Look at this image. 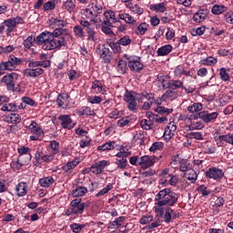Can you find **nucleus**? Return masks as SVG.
Instances as JSON below:
<instances>
[{
	"label": "nucleus",
	"mask_w": 233,
	"mask_h": 233,
	"mask_svg": "<svg viewBox=\"0 0 233 233\" xmlns=\"http://www.w3.org/2000/svg\"><path fill=\"white\" fill-rule=\"evenodd\" d=\"M17 79H19V75H17V73H11L5 75L2 78L1 83L9 92L19 93L21 92V86L19 85L15 86V81Z\"/></svg>",
	"instance_id": "nucleus-1"
},
{
	"label": "nucleus",
	"mask_w": 233,
	"mask_h": 233,
	"mask_svg": "<svg viewBox=\"0 0 233 233\" xmlns=\"http://www.w3.org/2000/svg\"><path fill=\"white\" fill-rule=\"evenodd\" d=\"M21 23H23V17L21 16L9 18L4 21L2 25L6 28L5 32L7 37H10V35H12V32H14V29L17 27V25H21Z\"/></svg>",
	"instance_id": "nucleus-2"
},
{
	"label": "nucleus",
	"mask_w": 233,
	"mask_h": 233,
	"mask_svg": "<svg viewBox=\"0 0 233 233\" xmlns=\"http://www.w3.org/2000/svg\"><path fill=\"white\" fill-rule=\"evenodd\" d=\"M60 46H66V37L54 38L53 36L47 46H42V48L43 50H56Z\"/></svg>",
	"instance_id": "nucleus-3"
},
{
	"label": "nucleus",
	"mask_w": 233,
	"mask_h": 233,
	"mask_svg": "<svg viewBox=\"0 0 233 233\" xmlns=\"http://www.w3.org/2000/svg\"><path fill=\"white\" fill-rule=\"evenodd\" d=\"M70 206L73 208L74 214L79 216V214H83V212H85V208L88 207V204L81 203V198H76L71 201Z\"/></svg>",
	"instance_id": "nucleus-4"
},
{
	"label": "nucleus",
	"mask_w": 233,
	"mask_h": 233,
	"mask_svg": "<svg viewBox=\"0 0 233 233\" xmlns=\"http://www.w3.org/2000/svg\"><path fill=\"white\" fill-rule=\"evenodd\" d=\"M52 33L48 31H45L42 34H40L34 40L35 43L37 45H43V46H46L50 41L52 40Z\"/></svg>",
	"instance_id": "nucleus-5"
},
{
	"label": "nucleus",
	"mask_w": 233,
	"mask_h": 233,
	"mask_svg": "<svg viewBox=\"0 0 233 233\" xmlns=\"http://www.w3.org/2000/svg\"><path fill=\"white\" fill-rule=\"evenodd\" d=\"M178 196L176 193H173L170 197L165 198L157 203V207H174L177 203Z\"/></svg>",
	"instance_id": "nucleus-6"
},
{
	"label": "nucleus",
	"mask_w": 233,
	"mask_h": 233,
	"mask_svg": "<svg viewBox=\"0 0 233 233\" xmlns=\"http://www.w3.org/2000/svg\"><path fill=\"white\" fill-rule=\"evenodd\" d=\"M124 101H126V103H128L127 106L129 110H136L137 103H136V96H134L132 91H126V94L124 95Z\"/></svg>",
	"instance_id": "nucleus-7"
},
{
	"label": "nucleus",
	"mask_w": 233,
	"mask_h": 233,
	"mask_svg": "<svg viewBox=\"0 0 233 233\" xmlns=\"http://www.w3.org/2000/svg\"><path fill=\"white\" fill-rule=\"evenodd\" d=\"M223 176H225V174L223 173V170L218 169L216 167L209 168L206 172V177H208L209 179H215V180L221 179Z\"/></svg>",
	"instance_id": "nucleus-8"
},
{
	"label": "nucleus",
	"mask_w": 233,
	"mask_h": 233,
	"mask_svg": "<svg viewBox=\"0 0 233 233\" xmlns=\"http://www.w3.org/2000/svg\"><path fill=\"white\" fill-rule=\"evenodd\" d=\"M199 119H202L204 123H210V121H214V119H218V112L208 113V111L199 112Z\"/></svg>",
	"instance_id": "nucleus-9"
},
{
	"label": "nucleus",
	"mask_w": 233,
	"mask_h": 233,
	"mask_svg": "<svg viewBox=\"0 0 233 233\" xmlns=\"http://www.w3.org/2000/svg\"><path fill=\"white\" fill-rule=\"evenodd\" d=\"M70 98V95L66 93L59 94L56 99V103L60 108H66L68 106V104L70 101L68 100Z\"/></svg>",
	"instance_id": "nucleus-10"
},
{
	"label": "nucleus",
	"mask_w": 233,
	"mask_h": 233,
	"mask_svg": "<svg viewBox=\"0 0 233 233\" xmlns=\"http://www.w3.org/2000/svg\"><path fill=\"white\" fill-rule=\"evenodd\" d=\"M43 74H45V69L40 67L24 70V75L26 76V77H39V76H43Z\"/></svg>",
	"instance_id": "nucleus-11"
},
{
	"label": "nucleus",
	"mask_w": 233,
	"mask_h": 233,
	"mask_svg": "<svg viewBox=\"0 0 233 233\" xmlns=\"http://www.w3.org/2000/svg\"><path fill=\"white\" fill-rule=\"evenodd\" d=\"M156 157L144 156L140 157L138 165H141L143 168H148V167H152L156 163Z\"/></svg>",
	"instance_id": "nucleus-12"
},
{
	"label": "nucleus",
	"mask_w": 233,
	"mask_h": 233,
	"mask_svg": "<svg viewBox=\"0 0 233 233\" xmlns=\"http://www.w3.org/2000/svg\"><path fill=\"white\" fill-rule=\"evenodd\" d=\"M128 66L131 72H141L144 66L141 64V62L134 58H128Z\"/></svg>",
	"instance_id": "nucleus-13"
},
{
	"label": "nucleus",
	"mask_w": 233,
	"mask_h": 233,
	"mask_svg": "<svg viewBox=\"0 0 233 233\" xmlns=\"http://www.w3.org/2000/svg\"><path fill=\"white\" fill-rule=\"evenodd\" d=\"M173 194L174 192L170 190V188L162 189L156 195L155 201H157V203H159V201H163L165 198H170Z\"/></svg>",
	"instance_id": "nucleus-14"
},
{
	"label": "nucleus",
	"mask_w": 233,
	"mask_h": 233,
	"mask_svg": "<svg viewBox=\"0 0 233 233\" xmlns=\"http://www.w3.org/2000/svg\"><path fill=\"white\" fill-rule=\"evenodd\" d=\"M58 119L62 121L61 125L63 128H67L68 130H70V128H74V126L72 125V118H70V116H60Z\"/></svg>",
	"instance_id": "nucleus-15"
},
{
	"label": "nucleus",
	"mask_w": 233,
	"mask_h": 233,
	"mask_svg": "<svg viewBox=\"0 0 233 233\" xmlns=\"http://www.w3.org/2000/svg\"><path fill=\"white\" fill-rule=\"evenodd\" d=\"M29 68H37V66H43L44 68H48L50 66V60L44 61H32L28 60Z\"/></svg>",
	"instance_id": "nucleus-16"
},
{
	"label": "nucleus",
	"mask_w": 233,
	"mask_h": 233,
	"mask_svg": "<svg viewBox=\"0 0 233 233\" xmlns=\"http://www.w3.org/2000/svg\"><path fill=\"white\" fill-rule=\"evenodd\" d=\"M205 19H207V10L204 9L199 10L193 15V21L195 23H203Z\"/></svg>",
	"instance_id": "nucleus-17"
},
{
	"label": "nucleus",
	"mask_w": 233,
	"mask_h": 233,
	"mask_svg": "<svg viewBox=\"0 0 233 233\" xmlns=\"http://www.w3.org/2000/svg\"><path fill=\"white\" fill-rule=\"evenodd\" d=\"M184 177H186V179H187L191 183H196L198 179V173H196L194 169L189 168L187 172L184 174Z\"/></svg>",
	"instance_id": "nucleus-18"
},
{
	"label": "nucleus",
	"mask_w": 233,
	"mask_h": 233,
	"mask_svg": "<svg viewBox=\"0 0 233 233\" xmlns=\"http://www.w3.org/2000/svg\"><path fill=\"white\" fill-rule=\"evenodd\" d=\"M86 192H88V189H86V187H78L72 191V196H73V198H81V197L85 196V194H86Z\"/></svg>",
	"instance_id": "nucleus-19"
},
{
	"label": "nucleus",
	"mask_w": 233,
	"mask_h": 233,
	"mask_svg": "<svg viewBox=\"0 0 233 233\" xmlns=\"http://www.w3.org/2000/svg\"><path fill=\"white\" fill-rule=\"evenodd\" d=\"M167 88L171 90H177V88H183V82L179 80H171L167 83Z\"/></svg>",
	"instance_id": "nucleus-20"
},
{
	"label": "nucleus",
	"mask_w": 233,
	"mask_h": 233,
	"mask_svg": "<svg viewBox=\"0 0 233 233\" xmlns=\"http://www.w3.org/2000/svg\"><path fill=\"white\" fill-rule=\"evenodd\" d=\"M54 182L55 181L52 177H46L39 180L40 187H44L45 188H47V187L54 185Z\"/></svg>",
	"instance_id": "nucleus-21"
},
{
	"label": "nucleus",
	"mask_w": 233,
	"mask_h": 233,
	"mask_svg": "<svg viewBox=\"0 0 233 233\" xmlns=\"http://www.w3.org/2000/svg\"><path fill=\"white\" fill-rule=\"evenodd\" d=\"M15 190L17 192V196L22 198L23 196H25L26 194V183H25V182L19 183L16 186Z\"/></svg>",
	"instance_id": "nucleus-22"
},
{
	"label": "nucleus",
	"mask_w": 233,
	"mask_h": 233,
	"mask_svg": "<svg viewBox=\"0 0 233 233\" xmlns=\"http://www.w3.org/2000/svg\"><path fill=\"white\" fill-rule=\"evenodd\" d=\"M7 123L17 124L21 123V116L19 114L11 113L10 116H6Z\"/></svg>",
	"instance_id": "nucleus-23"
},
{
	"label": "nucleus",
	"mask_w": 233,
	"mask_h": 233,
	"mask_svg": "<svg viewBox=\"0 0 233 233\" xmlns=\"http://www.w3.org/2000/svg\"><path fill=\"white\" fill-rule=\"evenodd\" d=\"M203 110V105L201 103H194L187 107V112L194 114L195 112H201Z\"/></svg>",
	"instance_id": "nucleus-24"
},
{
	"label": "nucleus",
	"mask_w": 233,
	"mask_h": 233,
	"mask_svg": "<svg viewBox=\"0 0 233 233\" xmlns=\"http://www.w3.org/2000/svg\"><path fill=\"white\" fill-rule=\"evenodd\" d=\"M172 52V46L167 45L157 49L158 56H168Z\"/></svg>",
	"instance_id": "nucleus-25"
},
{
	"label": "nucleus",
	"mask_w": 233,
	"mask_h": 233,
	"mask_svg": "<svg viewBox=\"0 0 233 233\" xmlns=\"http://www.w3.org/2000/svg\"><path fill=\"white\" fill-rule=\"evenodd\" d=\"M223 12H227V7L225 5H213L211 9V13L214 14V15H219L220 14H223Z\"/></svg>",
	"instance_id": "nucleus-26"
},
{
	"label": "nucleus",
	"mask_w": 233,
	"mask_h": 233,
	"mask_svg": "<svg viewBox=\"0 0 233 233\" xmlns=\"http://www.w3.org/2000/svg\"><path fill=\"white\" fill-rule=\"evenodd\" d=\"M155 111L157 114H160V116H163V114H166V116H169V114H172L174 112L173 108H167L165 106H158Z\"/></svg>",
	"instance_id": "nucleus-27"
},
{
	"label": "nucleus",
	"mask_w": 233,
	"mask_h": 233,
	"mask_svg": "<svg viewBox=\"0 0 233 233\" xmlns=\"http://www.w3.org/2000/svg\"><path fill=\"white\" fill-rule=\"evenodd\" d=\"M187 139H197L198 141H203V134L201 132H190L186 135Z\"/></svg>",
	"instance_id": "nucleus-28"
},
{
	"label": "nucleus",
	"mask_w": 233,
	"mask_h": 233,
	"mask_svg": "<svg viewBox=\"0 0 233 233\" xmlns=\"http://www.w3.org/2000/svg\"><path fill=\"white\" fill-rule=\"evenodd\" d=\"M149 8L154 12H161V13L167 12V7L165 6V3L151 5Z\"/></svg>",
	"instance_id": "nucleus-29"
},
{
	"label": "nucleus",
	"mask_w": 233,
	"mask_h": 233,
	"mask_svg": "<svg viewBox=\"0 0 233 233\" xmlns=\"http://www.w3.org/2000/svg\"><path fill=\"white\" fill-rule=\"evenodd\" d=\"M202 128H205V125L201 121H191L189 125V130H201Z\"/></svg>",
	"instance_id": "nucleus-30"
},
{
	"label": "nucleus",
	"mask_w": 233,
	"mask_h": 233,
	"mask_svg": "<svg viewBox=\"0 0 233 233\" xmlns=\"http://www.w3.org/2000/svg\"><path fill=\"white\" fill-rule=\"evenodd\" d=\"M172 212H174V210L170 207H167L165 208V214H164L165 223H170V221H172Z\"/></svg>",
	"instance_id": "nucleus-31"
},
{
	"label": "nucleus",
	"mask_w": 233,
	"mask_h": 233,
	"mask_svg": "<svg viewBox=\"0 0 233 233\" xmlns=\"http://www.w3.org/2000/svg\"><path fill=\"white\" fill-rule=\"evenodd\" d=\"M108 46L115 52V54H118L121 52V44L119 41L117 42H107Z\"/></svg>",
	"instance_id": "nucleus-32"
},
{
	"label": "nucleus",
	"mask_w": 233,
	"mask_h": 233,
	"mask_svg": "<svg viewBox=\"0 0 233 233\" xmlns=\"http://www.w3.org/2000/svg\"><path fill=\"white\" fill-rule=\"evenodd\" d=\"M118 17H119V19H122L128 25H132V24L136 23V20H134L132 15H130L128 14H120V15H118Z\"/></svg>",
	"instance_id": "nucleus-33"
},
{
	"label": "nucleus",
	"mask_w": 233,
	"mask_h": 233,
	"mask_svg": "<svg viewBox=\"0 0 233 233\" xmlns=\"http://www.w3.org/2000/svg\"><path fill=\"white\" fill-rule=\"evenodd\" d=\"M0 68L2 70H14L15 68V66L10 61V58H8L7 62H4L0 65Z\"/></svg>",
	"instance_id": "nucleus-34"
},
{
	"label": "nucleus",
	"mask_w": 233,
	"mask_h": 233,
	"mask_svg": "<svg viewBox=\"0 0 233 233\" xmlns=\"http://www.w3.org/2000/svg\"><path fill=\"white\" fill-rule=\"evenodd\" d=\"M29 130H31L33 134H41V127H39V124H37L35 121L31 122Z\"/></svg>",
	"instance_id": "nucleus-35"
},
{
	"label": "nucleus",
	"mask_w": 233,
	"mask_h": 233,
	"mask_svg": "<svg viewBox=\"0 0 233 233\" xmlns=\"http://www.w3.org/2000/svg\"><path fill=\"white\" fill-rule=\"evenodd\" d=\"M219 141H225L229 145H233V134L222 135L218 137Z\"/></svg>",
	"instance_id": "nucleus-36"
},
{
	"label": "nucleus",
	"mask_w": 233,
	"mask_h": 233,
	"mask_svg": "<svg viewBox=\"0 0 233 233\" xmlns=\"http://www.w3.org/2000/svg\"><path fill=\"white\" fill-rule=\"evenodd\" d=\"M65 32H66V29H63V28H56L55 29L52 33H51V36L53 38H61L60 35H64Z\"/></svg>",
	"instance_id": "nucleus-37"
},
{
	"label": "nucleus",
	"mask_w": 233,
	"mask_h": 233,
	"mask_svg": "<svg viewBox=\"0 0 233 233\" xmlns=\"http://www.w3.org/2000/svg\"><path fill=\"white\" fill-rule=\"evenodd\" d=\"M79 165V161L73 160L71 162H68L66 166H64L62 168L65 170V172H68V170H72V168H76Z\"/></svg>",
	"instance_id": "nucleus-38"
},
{
	"label": "nucleus",
	"mask_w": 233,
	"mask_h": 233,
	"mask_svg": "<svg viewBox=\"0 0 233 233\" xmlns=\"http://www.w3.org/2000/svg\"><path fill=\"white\" fill-rule=\"evenodd\" d=\"M108 54H110V49L104 47L100 56L102 59H104L105 63H110V56Z\"/></svg>",
	"instance_id": "nucleus-39"
},
{
	"label": "nucleus",
	"mask_w": 233,
	"mask_h": 233,
	"mask_svg": "<svg viewBox=\"0 0 233 233\" xmlns=\"http://www.w3.org/2000/svg\"><path fill=\"white\" fill-rule=\"evenodd\" d=\"M80 116H96V113L92 108L88 106L83 107L82 111H80Z\"/></svg>",
	"instance_id": "nucleus-40"
},
{
	"label": "nucleus",
	"mask_w": 233,
	"mask_h": 233,
	"mask_svg": "<svg viewBox=\"0 0 233 233\" xmlns=\"http://www.w3.org/2000/svg\"><path fill=\"white\" fill-rule=\"evenodd\" d=\"M112 188H113L112 184H108V185L106 186V187H104L102 190H100V191L96 195V198H99V197H101V196H105V194H108V192H110V190H112Z\"/></svg>",
	"instance_id": "nucleus-41"
},
{
	"label": "nucleus",
	"mask_w": 233,
	"mask_h": 233,
	"mask_svg": "<svg viewBox=\"0 0 233 233\" xmlns=\"http://www.w3.org/2000/svg\"><path fill=\"white\" fill-rule=\"evenodd\" d=\"M127 163H128L127 158H120V159H116V165H117V167L121 170H125V168H127Z\"/></svg>",
	"instance_id": "nucleus-42"
},
{
	"label": "nucleus",
	"mask_w": 233,
	"mask_h": 233,
	"mask_svg": "<svg viewBox=\"0 0 233 233\" xmlns=\"http://www.w3.org/2000/svg\"><path fill=\"white\" fill-rule=\"evenodd\" d=\"M49 21L50 25H56L57 26H66V23L65 22V20L51 18Z\"/></svg>",
	"instance_id": "nucleus-43"
},
{
	"label": "nucleus",
	"mask_w": 233,
	"mask_h": 233,
	"mask_svg": "<svg viewBox=\"0 0 233 233\" xmlns=\"http://www.w3.org/2000/svg\"><path fill=\"white\" fill-rule=\"evenodd\" d=\"M34 36H28L25 41H24V46L25 48L30 49L34 46Z\"/></svg>",
	"instance_id": "nucleus-44"
},
{
	"label": "nucleus",
	"mask_w": 233,
	"mask_h": 233,
	"mask_svg": "<svg viewBox=\"0 0 233 233\" xmlns=\"http://www.w3.org/2000/svg\"><path fill=\"white\" fill-rule=\"evenodd\" d=\"M123 221H125V217H119L115 219V221H113L110 226L109 228H114V227H121V223H123Z\"/></svg>",
	"instance_id": "nucleus-45"
},
{
	"label": "nucleus",
	"mask_w": 233,
	"mask_h": 233,
	"mask_svg": "<svg viewBox=\"0 0 233 233\" xmlns=\"http://www.w3.org/2000/svg\"><path fill=\"white\" fill-rule=\"evenodd\" d=\"M140 125L144 130H150V128H152L153 123L147 119H142Z\"/></svg>",
	"instance_id": "nucleus-46"
},
{
	"label": "nucleus",
	"mask_w": 233,
	"mask_h": 233,
	"mask_svg": "<svg viewBox=\"0 0 233 233\" xmlns=\"http://www.w3.org/2000/svg\"><path fill=\"white\" fill-rule=\"evenodd\" d=\"M219 76L222 81H228V79H230V75L227 73V69H225V67L220 68Z\"/></svg>",
	"instance_id": "nucleus-47"
},
{
	"label": "nucleus",
	"mask_w": 233,
	"mask_h": 233,
	"mask_svg": "<svg viewBox=\"0 0 233 233\" xmlns=\"http://www.w3.org/2000/svg\"><path fill=\"white\" fill-rule=\"evenodd\" d=\"M137 30L140 35H145L147 30H148V25H147V23H142L137 26Z\"/></svg>",
	"instance_id": "nucleus-48"
},
{
	"label": "nucleus",
	"mask_w": 233,
	"mask_h": 233,
	"mask_svg": "<svg viewBox=\"0 0 233 233\" xmlns=\"http://www.w3.org/2000/svg\"><path fill=\"white\" fill-rule=\"evenodd\" d=\"M163 148V142H155L149 148L150 152H156V150H161Z\"/></svg>",
	"instance_id": "nucleus-49"
},
{
	"label": "nucleus",
	"mask_w": 233,
	"mask_h": 233,
	"mask_svg": "<svg viewBox=\"0 0 233 233\" xmlns=\"http://www.w3.org/2000/svg\"><path fill=\"white\" fill-rule=\"evenodd\" d=\"M50 145H51V148H52V154L54 156H56V154H58L59 153V144L57 143V141L53 140V141H51Z\"/></svg>",
	"instance_id": "nucleus-50"
},
{
	"label": "nucleus",
	"mask_w": 233,
	"mask_h": 233,
	"mask_svg": "<svg viewBox=\"0 0 233 233\" xmlns=\"http://www.w3.org/2000/svg\"><path fill=\"white\" fill-rule=\"evenodd\" d=\"M70 228L73 230V232L79 233L83 228H85V225L74 223L70 225Z\"/></svg>",
	"instance_id": "nucleus-51"
},
{
	"label": "nucleus",
	"mask_w": 233,
	"mask_h": 233,
	"mask_svg": "<svg viewBox=\"0 0 233 233\" xmlns=\"http://www.w3.org/2000/svg\"><path fill=\"white\" fill-rule=\"evenodd\" d=\"M119 44L122 45V46H128L130 43H132V39H130L129 36H124L118 40Z\"/></svg>",
	"instance_id": "nucleus-52"
},
{
	"label": "nucleus",
	"mask_w": 233,
	"mask_h": 233,
	"mask_svg": "<svg viewBox=\"0 0 233 233\" xmlns=\"http://www.w3.org/2000/svg\"><path fill=\"white\" fill-rule=\"evenodd\" d=\"M146 117L149 119V123H154V121H157L158 115H156L150 111L146 113Z\"/></svg>",
	"instance_id": "nucleus-53"
},
{
	"label": "nucleus",
	"mask_w": 233,
	"mask_h": 233,
	"mask_svg": "<svg viewBox=\"0 0 233 233\" xmlns=\"http://www.w3.org/2000/svg\"><path fill=\"white\" fill-rule=\"evenodd\" d=\"M130 5H131L130 8H131L132 12H134L135 14H137V15H143V8H141L137 5H135L132 4H130Z\"/></svg>",
	"instance_id": "nucleus-54"
},
{
	"label": "nucleus",
	"mask_w": 233,
	"mask_h": 233,
	"mask_svg": "<svg viewBox=\"0 0 233 233\" xmlns=\"http://www.w3.org/2000/svg\"><path fill=\"white\" fill-rule=\"evenodd\" d=\"M216 63H218V60H216V58L214 57H208L205 60L200 61L201 65H216Z\"/></svg>",
	"instance_id": "nucleus-55"
},
{
	"label": "nucleus",
	"mask_w": 233,
	"mask_h": 233,
	"mask_svg": "<svg viewBox=\"0 0 233 233\" xmlns=\"http://www.w3.org/2000/svg\"><path fill=\"white\" fill-rule=\"evenodd\" d=\"M56 8V3L49 1L44 4L43 9L46 12L48 10H54Z\"/></svg>",
	"instance_id": "nucleus-56"
},
{
	"label": "nucleus",
	"mask_w": 233,
	"mask_h": 233,
	"mask_svg": "<svg viewBox=\"0 0 233 233\" xmlns=\"http://www.w3.org/2000/svg\"><path fill=\"white\" fill-rule=\"evenodd\" d=\"M93 12H95V19L96 17H97V15H99V14H103V6L101 5H94L91 7Z\"/></svg>",
	"instance_id": "nucleus-57"
},
{
	"label": "nucleus",
	"mask_w": 233,
	"mask_h": 233,
	"mask_svg": "<svg viewBox=\"0 0 233 233\" xmlns=\"http://www.w3.org/2000/svg\"><path fill=\"white\" fill-rule=\"evenodd\" d=\"M154 219L152 216H145L140 218L139 223L140 225H147V223H150Z\"/></svg>",
	"instance_id": "nucleus-58"
},
{
	"label": "nucleus",
	"mask_w": 233,
	"mask_h": 233,
	"mask_svg": "<svg viewBox=\"0 0 233 233\" xmlns=\"http://www.w3.org/2000/svg\"><path fill=\"white\" fill-rule=\"evenodd\" d=\"M155 212L157 213V218H163L165 215V208L157 205L155 207Z\"/></svg>",
	"instance_id": "nucleus-59"
},
{
	"label": "nucleus",
	"mask_w": 233,
	"mask_h": 233,
	"mask_svg": "<svg viewBox=\"0 0 233 233\" xmlns=\"http://www.w3.org/2000/svg\"><path fill=\"white\" fill-rule=\"evenodd\" d=\"M9 60H10V62H11L15 66H17V65H21V63H23V60H21L20 58L15 57V56H14V55H11V56H9Z\"/></svg>",
	"instance_id": "nucleus-60"
},
{
	"label": "nucleus",
	"mask_w": 233,
	"mask_h": 233,
	"mask_svg": "<svg viewBox=\"0 0 233 233\" xmlns=\"http://www.w3.org/2000/svg\"><path fill=\"white\" fill-rule=\"evenodd\" d=\"M206 154H216V146L208 143L206 147Z\"/></svg>",
	"instance_id": "nucleus-61"
},
{
	"label": "nucleus",
	"mask_w": 233,
	"mask_h": 233,
	"mask_svg": "<svg viewBox=\"0 0 233 233\" xmlns=\"http://www.w3.org/2000/svg\"><path fill=\"white\" fill-rule=\"evenodd\" d=\"M64 8H66V10H74V8H76V5L74 4V2L72 0H67L64 4Z\"/></svg>",
	"instance_id": "nucleus-62"
},
{
	"label": "nucleus",
	"mask_w": 233,
	"mask_h": 233,
	"mask_svg": "<svg viewBox=\"0 0 233 233\" xmlns=\"http://www.w3.org/2000/svg\"><path fill=\"white\" fill-rule=\"evenodd\" d=\"M74 33L77 37H83V27L81 25H76L74 27Z\"/></svg>",
	"instance_id": "nucleus-63"
},
{
	"label": "nucleus",
	"mask_w": 233,
	"mask_h": 233,
	"mask_svg": "<svg viewBox=\"0 0 233 233\" xmlns=\"http://www.w3.org/2000/svg\"><path fill=\"white\" fill-rule=\"evenodd\" d=\"M198 191L200 192L202 196H208L210 194V191L207 190V187H205V185L198 187Z\"/></svg>",
	"instance_id": "nucleus-64"
}]
</instances>
